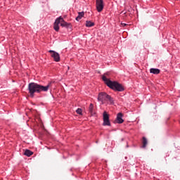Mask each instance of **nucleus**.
I'll use <instances>...</instances> for the list:
<instances>
[{"label":"nucleus","instance_id":"nucleus-6","mask_svg":"<svg viewBox=\"0 0 180 180\" xmlns=\"http://www.w3.org/2000/svg\"><path fill=\"white\" fill-rule=\"evenodd\" d=\"M49 52L51 53V57L53 58L56 63H58L60 61V54L58 53L53 50H50Z\"/></svg>","mask_w":180,"mask_h":180},{"label":"nucleus","instance_id":"nucleus-12","mask_svg":"<svg viewBox=\"0 0 180 180\" xmlns=\"http://www.w3.org/2000/svg\"><path fill=\"white\" fill-rule=\"evenodd\" d=\"M84 15H85V13L84 12L78 13V16L76 18V20H77V21L81 20V19H82V18H84Z\"/></svg>","mask_w":180,"mask_h":180},{"label":"nucleus","instance_id":"nucleus-5","mask_svg":"<svg viewBox=\"0 0 180 180\" xmlns=\"http://www.w3.org/2000/svg\"><path fill=\"white\" fill-rule=\"evenodd\" d=\"M103 126H110V121L109 120V115L105 111L103 114Z\"/></svg>","mask_w":180,"mask_h":180},{"label":"nucleus","instance_id":"nucleus-14","mask_svg":"<svg viewBox=\"0 0 180 180\" xmlns=\"http://www.w3.org/2000/svg\"><path fill=\"white\" fill-rule=\"evenodd\" d=\"M95 24L91 21H86V27H92Z\"/></svg>","mask_w":180,"mask_h":180},{"label":"nucleus","instance_id":"nucleus-16","mask_svg":"<svg viewBox=\"0 0 180 180\" xmlns=\"http://www.w3.org/2000/svg\"><path fill=\"white\" fill-rule=\"evenodd\" d=\"M121 25L122 26V27H124L127 26V24L122 22Z\"/></svg>","mask_w":180,"mask_h":180},{"label":"nucleus","instance_id":"nucleus-11","mask_svg":"<svg viewBox=\"0 0 180 180\" xmlns=\"http://www.w3.org/2000/svg\"><path fill=\"white\" fill-rule=\"evenodd\" d=\"M89 112L91 115L95 114V110H94V104L91 103L89 106Z\"/></svg>","mask_w":180,"mask_h":180},{"label":"nucleus","instance_id":"nucleus-3","mask_svg":"<svg viewBox=\"0 0 180 180\" xmlns=\"http://www.w3.org/2000/svg\"><path fill=\"white\" fill-rule=\"evenodd\" d=\"M108 101L110 105H113V103H115L113 98L105 92H101L98 94V101L101 102V105H103L105 102H108Z\"/></svg>","mask_w":180,"mask_h":180},{"label":"nucleus","instance_id":"nucleus-8","mask_svg":"<svg viewBox=\"0 0 180 180\" xmlns=\"http://www.w3.org/2000/svg\"><path fill=\"white\" fill-rule=\"evenodd\" d=\"M124 120H123V114L122 112H119L117 115V123L119 124H122Z\"/></svg>","mask_w":180,"mask_h":180},{"label":"nucleus","instance_id":"nucleus-15","mask_svg":"<svg viewBox=\"0 0 180 180\" xmlns=\"http://www.w3.org/2000/svg\"><path fill=\"white\" fill-rule=\"evenodd\" d=\"M76 112H77L78 115H82V109H81V108H77V110H76Z\"/></svg>","mask_w":180,"mask_h":180},{"label":"nucleus","instance_id":"nucleus-10","mask_svg":"<svg viewBox=\"0 0 180 180\" xmlns=\"http://www.w3.org/2000/svg\"><path fill=\"white\" fill-rule=\"evenodd\" d=\"M148 141H147V138L146 137H143V141H142V148H146V147H147V144H148Z\"/></svg>","mask_w":180,"mask_h":180},{"label":"nucleus","instance_id":"nucleus-13","mask_svg":"<svg viewBox=\"0 0 180 180\" xmlns=\"http://www.w3.org/2000/svg\"><path fill=\"white\" fill-rule=\"evenodd\" d=\"M24 154L27 156V157H30L31 155H33V152H32V150H25Z\"/></svg>","mask_w":180,"mask_h":180},{"label":"nucleus","instance_id":"nucleus-1","mask_svg":"<svg viewBox=\"0 0 180 180\" xmlns=\"http://www.w3.org/2000/svg\"><path fill=\"white\" fill-rule=\"evenodd\" d=\"M51 86V82H49L46 86H43L37 83L32 82L28 84V91L31 98L34 96L35 92L40 94V92H47Z\"/></svg>","mask_w":180,"mask_h":180},{"label":"nucleus","instance_id":"nucleus-7","mask_svg":"<svg viewBox=\"0 0 180 180\" xmlns=\"http://www.w3.org/2000/svg\"><path fill=\"white\" fill-rule=\"evenodd\" d=\"M96 6L97 11L102 12L104 8L103 0H96Z\"/></svg>","mask_w":180,"mask_h":180},{"label":"nucleus","instance_id":"nucleus-9","mask_svg":"<svg viewBox=\"0 0 180 180\" xmlns=\"http://www.w3.org/2000/svg\"><path fill=\"white\" fill-rule=\"evenodd\" d=\"M150 74H155V75H158V74L160 73V69L157 68H150Z\"/></svg>","mask_w":180,"mask_h":180},{"label":"nucleus","instance_id":"nucleus-2","mask_svg":"<svg viewBox=\"0 0 180 180\" xmlns=\"http://www.w3.org/2000/svg\"><path fill=\"white\" fill-rule=\"evenodd\" d=\"M102 79L104 81L107 86L111 89H113V91H117L118 92H123V91H124V88L123 86H122V84H119V82L110 80L106 77V76H103Z\"/></svg>","mask_w":180,"mask_h":180},{"label":"nucleus","instance_id":"nucleus-4","mask_svg":"<svg viewBox=\"0 0 180 180\" xmlns=\"http://www.w3.org/2000/svg\"><path fill=\"white\" fill-rule=\"evenodd\" d=\"M59 25H60L62 27H68L70 26V23L64 21V18L61 17L58 18L55 21L53 29L56 32H58L60 30Z\"/></svg>","mask_w":180,"mask_h":180}]
</instances>
